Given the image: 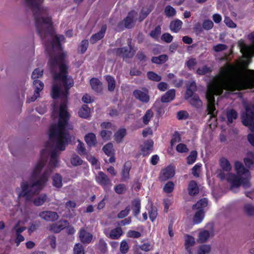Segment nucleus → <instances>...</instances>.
Listing matches in <instances>:
<instances>
[{
  "mask_svg": "<svg viewBox=\"0 0 254 254\" xmlns=\"http://www.w3.org/2000/svg\"><path fill=\"white\" fill-rule=\"evenodd\" d=\"M197 64L196 60L195 59L191 58L186 62V65L189 69H194Z\"/></svg>",
  "mask_w": 254,
  "mask_h": 254,
  "instance_id": "52",
  "label": "nucleus"
},
{
  "mask_svg": "<svg viewBox=\"0 0 254 254\" xmlns=\"http://www.w3.org/2000/svg\"><path fill=\"white\" fill-rule=\"evenodd\" d=\"M189 117V115L187 111H181L177 113V118L179 120H186Z\"/></svg>",
  "mask_w": 254,
  "mask_h": 254,
  "instance_id": "61",
  "label": "nucleus"
},
{
  "mask_svg": "<svg viewBox=\"0 0 254 254\" xmlns=\"http://www.w3.org/2000/svg\"><path fill=\"white\" fill-rule=\"evenodd\" d=\"M141 236V233L138 231L129 230L127 233V237L132 238H138Z\"/></svg>",
  "mask_w": 254,
  "mask_h": 254,
  "instance_id": "58",
  "label": "nucleus"
},
{
  "mask_svg": "<svg viewBox=\"0 0 254 254\" xmlns=\"http://www.w3.org/2000/svg\"><path fill=\"white\" fill-rule=\"evenodd\" d=\"M43 0H26L28 5H31L33 7L38 6Z\"/></svg>",
  "mask_w": 254,
  "mask_h": 254,
  "instance_id": "62",
  "label": "nucleus"
},
{
  "mask_svg": "<svg viewBox=\"0 0 254 254\" xmlns=\"http://www.w3.org/2000/svg\"><path fill=\"white\" fill-rule=\"evenodd\" d=\"M211 68L206 65L203 66L201 67L198 68L196 70L197 74L199 75H204L206 73H209L211 71Z\"/></svg>",
  "mask_w": 254,
  "mask_h": 254,
  "instance_id": "48",
  "label": "nucleus"
},
{
  "mask_svg": "<svg viewBox=\"0 0 254 254\" xmlns=\"http://www.w3.org/2000/svg\"><path fill=\"white\" fill-rule=\"evenodd\" d=\"M74 254H84L83 246L80 244H76L73 249Z\"/></svg>",
  "mask_w": 254,
  "mask_h": 254,
  "instance_id": "53",
  "label": "nucleus"
},
{
  "mask_svg": "<svg viewBox=\"0 0 254 254\" xmlns=\"http://www.w3.org/2000/svg\"><path fill=\"white\" fill-rule=\"evenodd\" d=\"M161 33V27L160 26H157L155 28V29L152 30L150 33V35L151 37L154 39H157Z\"/></svg>",
  "mask_w": 254,
  "mask_h": 254,
  "instance_id": "56",
  "label": "nucleus"
},
{
  "mask_svg": "<svg viewBox=\"0 0 254 254\" xmlns=\"http://www.w3.org/2000/svg\"><path fill=\"white\" fill-rule=\"evenodd\" d=\"M53 185L57 188H60L63 185L62 177L57 174L53 177Z\"/></svg>",
  "mask_w": 254,
  "mask_h": 254,
  "instance_id": "34",
  "label": "nucleus"
},
{
  "mask_svg": "<svg viewBox=\"0 0 254 254\" xmlns=\"http://www.w3.org/2000/svg\"><path fill=\"white\" fill-rule=\"evenodd\" d=\"M210 237V234L209 231L204 230L199 233L198 242L199 243H203L207 241Z\"/></svg>",
  "mask_w": 254,
  "mask_h": 254,
  "instance_id": "31",
  "label": "nucleus"
},
{
  "mask_svg": "<svg viewBox=\"0 0 254 254\" xmlns=\"http://www.w3.org/2000/svg\"><path fill=\"white\" fill-rule=\"evenodd\" d=\"M188 101L191 105L197 108L202 105L201 101L200 100L198 97L196 95H194L193 97H191Z\"/></svg>",
  "mask_w": 254,
  "mask_h": 254,
  "instance_id": "37",
  "label": "nucleus"
},
{
  "mask_svg": "<svg viewBox=\"0 0 254 254\" xmlns=\"http://www.w3.org/2000/svg\"><path fill=\"white\" fill-rule=\"evenodd\" d=\"M183 22L179 19L172 21L170 24V30L175 33L179 32L182 28Z\"/></svg>",
  "mask_w": 254,
  "mask_h": 254,
  "instance_id": "22",
  "label": "nucleus"
},
{
  "mask_svg": "<svg viewBox=\"0 0 254 254\" xmlns=\"http://www.w3.org/2000/svg\"><path fill=\"white\" fill-rule=\"evenodd\" d=\"M195 243V241L194 237L190 235H186L185 236V246L188 252L192 251L191 247H192Z\"/></svg>",
  "mask_w": 254,
  "mask_h": 254,
  "instance_id": "21",
  "label": "nucleus"
},
{
  "mask_svg": "<svg viewBox=\"0 0 254 254\" xmlns=\"http://www.w3.org/2000/svg\"><path fill=\"white\" fill-rule=\"evenodd\" d=\"M90 114V108L86 105H83L78 112L79 116L83 118H87L89 117Z\"/></svg>",
  "mask_w": 254,
  "mask_h": 254,
  "instance_id": "28",
  "label": "nucleus"
},
{
  "mask_svg": "<svg viewBox=\"0 0 254 254\" xmlns=\"http://www.w3.org/2000/svg\"><path fill=\"white\" fill-rule=\"evenodd\" d=\"M103 150L108 156H110L113 154V145L112 143H108L103 147Z\"/></svg>",
  "mask_w": 254,
  "mask_h": 254,
  "instance_id": "41",
  "label": "nucleus"
},
{
  "mask_svg": "<svg viewBox=\"0 0 254 254\" xmlns=\"http://www.w3.org/2000/svg\"><path fill=\"white\" fill-rule=\"evenodd\" d=\"M242 122L254 132V107L246 109V114L242 116Z\"/></svg>",
  "mask_w": 254,
  "mask_h": 254,
  "instance_id": "5",
  "label": "nucleus"
},
{
  "mask_svg": "<svg viewBox=\"0 0 254 254\" xmlns=\"http://www.w3.org/2000/svg\"><path fill=\"white\" fill-rule=\"evenodd\" d=\"M153 145V142L152 140H148L144 143L141 146V151L143 155H147L149 153Z\"/></svg>",
  "mask_w": 254,
  "mask_h": 254,
  "instance_id": "26",
  "label": "nucleus"
},
{
  "mask_svg": "<svg viewBox=\"0 0 254 254\" xmlns=\"http://www.w3.org/2000/svg\"><path fill=\"white\" fill-rule=\"evenodd\" d=\"M240 50L243 56L246 59H249L254 55V43L251 45L242 44Z\"/></svg>",
  "mask_w": 254,
  "mask_h": 254,
  "instance_id": "10",
  "label": "nucleus"
},
{
  "mask_svg": "<svg viewBox=\"0 0 254 254\" xmlns=\"http://www.w3.org/2000/svg\"><path fill=\"white\" fill-rule=\"evenodd\" d=\"M153 116V113L150 110H148L144 116L143 117V122L146 125L148 123L151 118Z\"/></svg>",
  "mask_w": 254,
  "mask_h": 254,
  "instance_id": "57",
  "label": "nucleus"
},
{
  "mask_svg": "<svg viewBox=\"0 0 254 254\" xmlns=\"http://www.w3.org/2000/svg\"><path fill=\"white\" fill-rule=\"evenodd\" d=\"M70 162L73 166H76L82 164L83 161L79 156L75 155L71 157Z\"/></svg>",
  "mask_w": 254,
  "mask_h": 254,
  "instance_id": "50",
  "label": "nucleus"
},
{
  "mask_svg": "<svg viewBox=\"0 0 254 254\" xmlns=\"http://www.w3.org/2000/svg\"><path fill=\"white\" fill-rule=\"evenodd\" d=\"M64 38L63 36L62 35H56L54 38V42L53 44V48H55L56 46V45H57L58 46H59V44L63 42L64 40Z\"/></svg>",
  "mask_w": 254,
  "mask_h": 254,
  "instance_id": "63",
  "label": "nucleus"
},
{
  "mask_svg": "<svg viewBox=\"0 0 254 254\" xmlns=\"http://www.w3.org/2000/svg\"><path fill=\"white\" fill-rule=\"evenodd\" d=\"M245 64L238 66L226 64L207 86L206 98L207 110L211 117H215L214 95H220L223 90L234 91L254 86V71L242 68Z\"/></svg>",
  "mask_w": 254,
  "mask_h": 254,
  "instance_id": "2",
  "label": "nucleus"
},
{
  "mask_svg": "<svg viewBox=\"0 0 254 254\" xmlns=\"http://www.w3.org/2000/svg\"><path fill=\"white\" fill-rule=\"evenodd\" d=\"M118 53L123 57H131L133 56L134 52L133 50L130 47L129 50L125 48H122L118 50Z\"/></svg>",
  "mask_w": 254,
  "mask_h": 254,
  "instance_id": "30",
  "label": "nucleus"
},
{
  "mask_svg": "<svg viewBox=\"0 0 254 254\" xmlns=\"http://www.w3.org/2000/svg\"><path fill=\"white\" fill-rule=\"evenodd\" d=\"M237 116V112L235 110L231 109L226 111L223 115L222 118L224 120H226L228 124H229L233 122V120L236 119Z\"/></svg>",
  "mask_w": 254,
  "mask_h": 254,
  "instance_id": "14",
  "label": "nucleus"
},
{
  "mask_svg": "<svg viewBox=\"0 0 254 254\" xmlns=\"http://www.w3.org/2000/svg\"><path fill=\"white\" fill-rule=\"evenodd\" d=\"M67 225V222L59 221V222L53 224L50 226V230L55 233H58L64 229Z\"/></svg>",
  "mask_w": 254,
  "mask_h": 254,
  "instance_id": "17",
  "label": "nucleus"
},
{
  "mask_svg": "<svg viewBox=\"0 0 254 254\" xmlns=\"http://www.w3.org/2000/svg\"><path fill=\"white\" fill-rule=\"evenodd\" d=\"M202 164L200 163L196 164L192 169V173L195 177H198L201 172Z\"/></svg>",
  "mask_w": 254,
  "mask_h": 254,
  "instance_id": "45",
  "label": "nucleus"
},
{
  "mask_svg": "<svg viewBox=\"0 0 254 254\" xmlns=\"http://www.w3.org/2000/svg\"><path fill=\"white\" fill-rule=\"evenodd\" d=\"M79 237L80 240L83 243H89L92 239V235L83 228L80 230Z\"/></svg>",
  "mask_w": 254,
  "mask_h": 254,
  "instance_id": "15",
  "label": "nucleus"
},
{
  "mask_svg": "<svg viewBox=\"0 0 254 254\" xmlns=\"http://www.w3.org/2000/svg\"><path fill=\"white\" fill-rule=\"evenodd\" d=\"M106 31V27L105 26H103L98 33H96L91 36L90 40V42L92 44H94L98 41L101 40L103 38Z\"/></svg>",
  "mask_w": 254,
  "mask_h": 254,
  "instance_id": "19",
  "label": "nucleus"
},
{
  "mask_svg": "<svg viewBox=\"0 0 254 254\" xmlns=\"http://www.w3.org/2000/svg\"><path fill=\"white\" fill-rule=\"evenodd\" d=\"M129 250L128 243L126 240H123L120 244V251L122 254L127 253Z\"/></svg>",
  "mask_w": 254,
  "mask_h": 254,
  "instance_id": "42",
  "label": "nucleus"
},
{
  "mask_svg": "<svg viewBox=\"0 0 254 254\" xmlns=\"http://www.w3.org/2000/svg\"><path fill=\"white\" fill-rule=\"evenodd\" d=\"M174 189V184L172 182H167L163 187V191L167 193L173 192Z\"/></svg>",
  "mask_w": 254,
  "mask_h": 254,
  "instance_id": "40",
  "label": "nucleus"
},
{
  "mask_svg": "<svg viewBox=\"0 0 254 254\" xmlns=\"http://www.w3.org/2000/svg\"><path fill=\"white\" fill-rule=\"evenodd\" d=\"M112 134V133L111 130L102 129L100 135L104 140H108L110 138Z\"/></svg>",
  "mask_w": 254,
  "mask_h": 254,
  "instance_id": "44",
  "label": "nucleus"
},
{
  "mask_svg": "<svg viewBox=\"0 0 254 254\" xmlns=\"http://www.w3.org/2000/svg\"><path fill=\"white\" fill-rule=\"evenodd\" d=\"M175 174V168L172 166H168L161 171L160 179L161 181H165L174 177Z\"/></svg>",
  "mask_w": 254,
  "mask_h": 254,
  "instance_id": "9",
  "label": "nucleus"
},
{
  "mask_svg": "<svg viewBox=\"0 0 254 254\" xmlns=\"http://www.w3.org/2000/svg\"><path fill=\"white\" fill-rule=\"evenodd\" d=\"M136 16V13L134 11L128 13V16L124 21L126 27L130 28L134 25Z\"/></svg>",
  "mask_w": 254,
  "mask_h": 254,
  "instance_id": "16",
  "label": "nucleus"
},
{
  "mask_svg": "<svg viewBox=\"0 0 254 254\" xmlns=\"http://www.w3.org/2000/svg\"><path fill=\"white\" fill-rule=\"evenodd\" d=\"M104 232L108 238L114 240L119 239L123 233L122 229L120 227L111 230L106 229Z\"/></svg>",
  "mask_w": 254,
  "mask_h": 254,
  "instance_id": "7",
  "label": "nucleus"
},
{
  "mask_svg": "<svg viewBox=\"0 0 254 254\" xmlns=\"http://www.w3.org/2000/svg\"><path fill=\"white\" fill-rule=\"evenodd\" d=\"M96 181L101 186L105 187L110 184V180L107 175L102 172H99L95 176Z\"/></svg>",
  "mask_w": 254,
  "mask_h": 254,
  "instance_id": "13",
  "label": "nucleus"
},
{
  "mask_svg": "<svg viewBox=\"0 0 254 254\" xmlns=\"http://www.w3.org/2000/svg\"><path fill=\"white\" fill-rule=\"evenodd\" d=\"M127 135V131L125 128H120L118 130L114 135L115 141L118 143H121L125 136Z\"/></svg>",
  "mask_w": 254,
  "mask_h": 254,
  "instance_id": "18",
  "label": "nucleus"
},
{
  "mask_svg": "<svg viewBox=\"0 0 254 254\" xmlns=\"http://www.w3.org/2000/svg\"><path fill=\"white\" fill-rule=\"evenodd\" d=\"M56 157L57 155L54 152H52L50 166L38 180H36V178L43 168L45 161L41 159L35 164L30 179L28 181H23L21 183L20 188L16 189V192L19 197H24L26 200H31L33 196L38 193L44 187L52 171V168L56 167V164L57 162Z\"/></svg>",
  "mask_w": 254,
  "mask_h": 254,
  "instance_id": "3",
  "label": "nucleus"
},
{
  "mask_svg": "<svg viewBox=\"0 0 254 254\" xmlns=\"http://www.w3.org/2000/svg\"><path fill=\"white\" fill-rule=\"evenodd\" d=\"M164 12L167 17L174 16L176 13L175 9L170 5H168L165 7Z\"/></svg>",
  "mask_w": 254,
  "mask_h": 254,
  "instance_id": "43",
  "label": "nucleus"
},
{
  "mask_svg": "<svg viewBox=\"0 0 254 254\" xmlns=\"http://www.w3.org/2000/svg\"><path fill=\"white\" fill-rule=\"evenodd\" d=\"M207 205V200L206 198H203L198 201L195 205L192 206L193 210H202V208Z\"/></svg>",
  "mask_w": 254,
  "mask_h": 254,
  "instance_id": "29",
  "label": "nucleus"
},
{
  "mask_svg": "<svg viewBox=\"0 0 254 254\" xmlns=\"http://www.w3.org/2000/svg\"><path fill=\"white\" fill-rule=\"evenodd\" d=\"M168 59V57L165 55H162L159 57H153L152 62L157 64H161L165 63Z\"/></svg>",
  "mask_w": 254,
  "mask_h": 254,
  "instance_id": "39",
  "label": "nucleus"
},
{
  "mask_svg": "<svg viewBox=\"0 0 254 254\" xmlns=\"http://www.w3.org/2000/svg\"><path fill=\"white\" fill-rule=\"evenodd\" d=\"M86 158L88 160H89L91 163L92 165L94 166L96 169H99L100 168L99 164L94 156L87 154Z\"/></svg>",
  "mask_w": 254,
  "mask_h": 254,
  "instance_id": "49",
  "label": "nucleus"
},
{
  "mask_svg": "<svg viewBox=\"0 0 254 254\" xmlns=\"http://www.w3.org/2000/svg\"><path fill=\"white\" fill-rule=\"evenodd\" d=\"M203 28L205 30H210L213 27V23L210 20H205L202 24Z\"/></svg>",
  "mask_w": 254,
  "mask_h": 254,
  "instance_id": "59",
  "label": "nucleus"
},
{
  "mask_svg": "<svg viewBox=\"0 0 254 254\" xmlns=\"http://www.w3.org/2000/svg\"><path fill=\"white\" fill-rule=\"evenodd\" d=\"M245 211L249 215H253L254 214V206L251 204H247L245 206Z\"/></svg>",
  "mask_w": 254,
  "mask_h": 254,
  "instance_id": "64",
  "label": "nucleus"
},
{
  "mask_svg": "<svg viewBox=\"0 0 254 254\" xmlns=\"http://www.w3.org/2000/svg\"><path fill=\"white\" fill-rule=\"evenodd\" d=\"M211 251V247L208 245L200 246L197 251L196 254H209Z\"/></svg>",
  "mask_w": 254,
  "mask_h": 254,
  "instance_id": "35",
  "label": "nucleus"
},
{
  "mask_svg": "<svg viewBox=\"0 0 254 254\" xmlns=\"http://www.w3.org/2000/svg\"><path fill=\"white\" fill-rule=\"evenodd\" d=\"M39 216L42 219L48 221H55L59 218L56 212L51 211H43L39 214Z\"/></svg>",
  "mask_w": 254,
  "mask_h": 254,
  "instance_id": "11",
  "label": "nucleus"
},
{
  "mask_svg": "<svg viewBox=\"0 0 254 254\" xmlns=\"http://www.w3.org/2000/svg\"><path fill=\"white\" fill-rule=\"evenodd\" d=\"M47 195L42 194L33 200V203L36 206L43 205L47 199Z\"/></svg>",
  "mask_w": 254,
  "mask_h": 254,
  "instance_id": "32",
  "label": "nucleus"
},
{
  "mask_svg": "<svg viewBox=\"0 0 254 254\" xmlns=\"http://www.w3.org/2000/svg\"><path fill=\"white\" fill-rule=\"evenodd\" d=\"M244 162L247 166L250 167L254 163V153H249L247 157L244 159Z\"/></svg>",
  "mask_w": 254,
  "mask_h": 254,
  "instance_id": "38",
  "label": "nucleus"
},
{
  "mask_svg": "<svg viewBox=\"0 0 254 254\" xmlns=\"http://www.w3.org/2000/svg\"><path fill=\"white\" fill-rule=\"evenodd\" d=\"M148 78L151 80L155 81H159L161 79V77L153 72H148L147 73Z\"/></svg>",
  "mask_w": 254,
  "mask_h": 254,
  "instance_id": "51",
  "label": "nucleus"
},
{
  "mask_svg": "<svg viewBox=\"0 0 254 254\" xmlns=\"http://www.w3.org/2000/svg\"><path fill=\"white\" fill-rule=\"evenodd\" d=\"M37 30L41 33L43 30L49 29L52 27V22L50 17H39L36 22Z\"/></svg>",
  "mask_w": 254,
  "mask_h": 254,
  "instance_id": "6",
  "label": "nucleus"
},
{
  "mask_svg": "<svg viewBox=\"0 0 254 254\" xmlns=\"http://www.w3.org/2000/svg\"><path fill=\"white\" fill-rule=\"evenodd\" d=\"M188 192L190 195H194L198 193V187L195 181H191L190 182L188 186Z\"/></svg>",
  "mask_w": 254,
  "mask_h": 254,
  "instance_id": "25",
  "label": "nucleus"
},
{
  "mask_svg": "<svg viewBox=\"0 0 254 254\" xmlns=\"http://www.w3.org/2000/svg\"><path fill=\"white\" fill-rule=\"evenodd\" d=\"M224 22L225 24L229 28H235L237 27L236 24L235 23L233 20L231 19L229 17H225Z\"/></svg>",
  "mask_w": 254,
  "mask_h": 254,
  "instance_id": "55",
  "label": "nucleus"
},
{
  "mask_svg": "<svg viewBox=\"0 0 254 254\" xmlns=\"http://www.w3.org/2000/svg\"><path fill=\"white\" fill-rule=\"evenodd\" d=\"M105 78L107 82L108 90L111 91H113L116 86V83L114 78L110 75H107Z\"/></svg>",
  "mask_w": 254,
  "mask_h": 254,
  "instance_id": "36",
  "label": "nucleus"
},
{
  "mask_svg": "<svg viewBox=\"0 0 254 254\" xmlns=\"http://www.w3.org/2000/svg\"><path fill=\"white\" fill-rule=\"evenodd\" d=\"M204 217V213L202 210H198L195 212L193 218V222L195 224L201 223Z\"/></svg>",
  "mask_w": 254,
  "mask_h": 254,
  "instance_id": "27",
  "label": "nucleus"
},
{
  "mask_svg": "<svg viewBox=\"0 0 254 254\" xmlns=\"http://www.w3.org/2000/svg\"><path fill=\"white\" fill-rule=\"evenodd\" d=\"M85 140L89 146H94L97 143L96 135L93 133H89L85 136Z\"/></svg>",
  "mask_w": 254,
  "mask_h": 254,
  "instance_id": "24",
  "label": "nucleus"
},
{
  "mask_svg": "<svg viewBox=\"0 0 254 254\" xmlns=\"http://www.w3.org/2000/svg\"><path fill=\"white\" fill-rule=\"evenodd\" d=\"M152 9L147 7H143L140 16V21L143 20L151 11Z\"/></svg>",
  "mask_w": 254,
  "mask_h": 254,
  "instance_id": "60",
  "label": "nucleus"
},
{
  "mask_svg": "<svg viewBox=\"0 0 254 254\" xmlns=\"http://www.w3.org/2000/svg\"><path fill=\"white\" fill-rule=\"evenodd\" d=\"M197 156V152L192 151L190 152V155L187 157V163L189 164H193L196 160Z\"/></svg>",
  "mask_w": 254,
  "mask_h": 254,
  "instance_id": "46",
  "label": "nucleus"
},
{
  "mask_svg": "<svg viewBox=\"0 0 254 254\" xmlns=\"http://www.w3.org/2000/svg\"><path fill=\"white\" fill-rule=\"evenodd\" d=\"M132 211L135 216H137L140 213V201L138 199H134L132 202Z\"/></svg>",
  "mask_w": 254,
  "mask_h": 254,
  "instance_id": "33",
  "label": "nucleus"
},
{
  "mask_svg": "<svg viewBox=\"0 0 254 254\" xmlns=\"http://www.w3.org/2000/svg\"><path fill=\"white\" fill-rule=\"evenodd\" d=\"M133 94L135 98L138 99L141 102H148L149 100V96L148 94V91L147 90H136L133 92Z\"/></svg>",
  "mask_w": 254,
  "mask_h": 254,
  "instance_id": "12",
  "label": "nucleus"
},
{
  "mask_svg": "<svg viewBox=\"0 0 254 254\" xmlns=\"http://www.w3.org/2000/svg\"><path fill=\"white\" fill-rule=\"evenodd\" d=\"M175 97V90L171 89L167 91L161 98V101L164 103L169 102Z\"/></svg>",
  "mask_w": 254,
  "mask_h": 254,
  "instance_id": "23",
  "label": "nucleus"
},
{
  "mask_svg": "<svg viewBox=\"0 0 254 254\" xmlns=\"http://www.w3.org/2000/svg\"><path fill=\"white\" fill-rule=\"evenodd\" d=\"M56 63L59 64L60 72L55 77L51 95L53 98L60 99L64 103L60 105H56L54 107L52 116L57 119L58 123L50 127L49 135L53 147L56 150L63 151L69 141L66 129L69 115L65 101L68 95V89L73 85V80L66 75V67L65 64L59 61Z\"/></svg>",
  "mask_w": 254,
  "mask_h": 254,
  "instance_id": "1",
  "label": "nucleus"
},
{
  "mask_svg": "<svg viewBox=\"0 0 254 254\" xmlns=\"http://www.w3.org/2000/svg\"><path fill=\"white\" fill-rule=\"evenodd\" d=\"M43 70L40 68L35 69L32 72V78L34 80H37L38 78L43 76Z\"/></svg>",
  "mask_w": 254,
  "mask_h": 254,
  "instance_id": "47",
  "label": "nucleus"
},
{
  "mask_svg": "<svg viewBox=\"0 0 254 254\" xmlns=\"http://www.w3.org/2000/svg\"><path fill=\"white\" fill-rule=\"evenodd\" d=\"M220 166L222 170L217 171V176L221 180L227 181L231 185V189L233 190L235 188L242 186L245 188L250 187L251 176L250 172L246 169L243 164L239 161L235 163V171L236 174L230 173L232 167L228 160L222 157L219 160Z\"/></svg>",
  "mask_w": 254,
  "mask_h": 254,
  "instance_id": "4",
  "label": "nucleus"
},
{
  "mask_svg": "<svg viewBox=\"0 0 254 254\" xmlns=\"http://www.w3.org/2000/svg\"><path fill=\"white\" fill-rule=\"evenodd\" d=\"M90 84L93 90L96 92L102 91L103 87L102 82L97 78H93L90 81Z\"/></svg>",
  "mask_w": 254,
  "mask_h": 254,
  "instance_id": "20",
  "label": "nucleus"
},
{
  "mask_svg": "<svg viewBox=\"0 0 254 254\" xmlns=\"http://www.w3.org/2000/svg\"><path fill=\"white\" fill-rule=\"evenodd\" d=\"M176 150L179 153H186L189 151V149L186 144L179 143L176 146Z\"/></svg>",
  "mask_w": 254,
  "mask_h": 254,
  "instance_id": "54",
  "label": "nucleus"
},
{
  "mask_svg": "<svg viewBox=\"0 0 254 254\" xmlns=\"http://www.w3.org/2000/svg\"><path fill=\"white\" fill-rule=\"evenodd\" d=\"M33 85L35 88V92L34 95L31 98H28V101L33 102L40 96V92L44 88V83L39 80H33Z\"/></svg>",
  "mask_w": 254,
  "mask_h": 254,
  "instance_id": "8",
  "label": "nucleus"
}]
</instances>
